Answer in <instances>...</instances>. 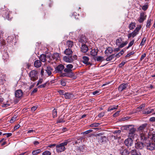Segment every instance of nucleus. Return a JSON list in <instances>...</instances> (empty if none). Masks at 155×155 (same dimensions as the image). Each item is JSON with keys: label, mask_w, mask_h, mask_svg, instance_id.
<instances>
[{"label": "nucleus", "mask_w": 155, "mask_h": 155, "mask_svg": "<svg viewBox=\"0 0 155 155\" xmlns=\"http://www.w3.org/2000/svg\"><path fill=\"white\" fill-rule=\"evenodd\" d=\"M51 153L49 151L46 150L42 153V155H51Z\"/></svg>", "instance_id": "46"}, {"label": "nucleus", "mask_w": 155, "mask_h": 155, "mask_svg": "<svg viewBox=\"0 0 155 155\" xmlns=\"http://www.w3.org/2000/svg\"><path fill=\"white\" fill-rule=\"evenodd\" d=\"M43 81V79L42 78L40 79L38 81V82L37 83V85H38L40 84H41Z\"/></svg>", "instance_id": "58"}, {"label": "nucleus", "mask_w": 155, "mask_h": 155, "mask_svg": "<svg viewBox=\"0 0 155 155\" xmlns=\"http://www.w3.org/2000/svg\"><path fill=\"white\" fill-rule=\"evenodd\" d=\"M118 107V105H114L108 108L107 109V111H111L113 110H114L117 109Z\"/></svg>", "instance_id": "35"}, {"label": "nucleus", "mask_w": 155, "mask_h": 155, "mask_svg": "<svg viewBox=\"0 0 155 155\" xmlns=\"http://www.w3.org/2000/svg\"><path fill=\"white\" fill-rule=\"evenodd\" d=\"M115 57V54H113L110 55L107 57L106 59V60L107 61H110L112 60Z\"/></svg>", "instance_id": "36"}, {"label": "nucleus", "mask_w": 155, "mask_h": 155, "mask_svg": "<svg viewBox=\"0 0 155 155\" xmlns=\"http://www.w3.org/2000/svg\"><path fill=\"white\" fill-rule=\"evenodd\" d=\"M100 92L98 91H96L93 92V95H98L99 94Z\"/></svg>", "instance_id": "63"}, {"label": "nucleus", "mask_w": 155, "mask_h": 155, "mask_svg": "<svg viewBox=\"0 0 155 155\" xmlns=\"http://www.w3.org/2000/svg\"><path fill=\"white\" fill-rule=\"evenodd\" d=\"M42 64V63L40 60H37L34 63V66L35 67L38 68L40 67Z\"/></svg>", "instance_id": "30"}, {"label": "nucleus", "mask_w": 155, "mask_h": 155, "mask_svg": "<svg viewBox=\"0 0 155 155\" xmlns=\"http://www.w3.org/2000/svg\"><path fill=\"white\" fill-rule=\"evenodd\" d=\"M113 50L111 47H108L106 50L104 52V53L107 56H108V55L112 53Z\"/></svg>", "instance_id": "24"}, {"label": "nucleus", "mask_w": 155, "mask_h": 155, "mask_svg": "<svg viewBox=\"0 0 155 155\" xmlns=\"http://www.w3.org/2000/svg\"><path fill=\"white\" fill-rule=\"evenodd\" d=\"M96 60L98 62H101L103 61L104 60V59L103 57L102 56H98L96 58Z\"/></svg>", "instance_id": "40"}, {"label": "nucleus", "mask_w": 155, "mask_h": 155, "mask_svg": "<svg viewBox=\"0 0 155 155\" xmlns=\"http://www.w3.org/2000/svg\"><path fill=\"white\" fill-rule=\"evenodd\" d=\"M98 50L97 48L91 49L90 52L91 55L93 56H95L97 55Z\"/></svg>", "instance_id": "27"}, {"label": "nucleus", "mask_w": 155, "mask_h": 155, "mask_svg": "<svg viewBox=\"0 0 155 155\" xmlns=\"http://www.w3.org/2000/svg\"><path fill=\"white\" fill-rule=\"evenodd\" d=\"M15 36L14 35L9 36L6 39V41L8 43L12 45L14 41H15Z\"/></svg>", "instance_id": "11"}, {"label": "nucleus", "mask_w": 155, "mask_h": 155, "mask_svg": "<svg viewBox=\"0 0 155 155\" xmlns=\"http://www.w3.org/2000/svg\"><path fill=\"white\" fill-rule=\"evenodd\" d=\"M12 135V133H4L3 134V135H6L7 137H10Z\"/></svg>", "instance_id": "56"}, {"label": "nucleus", "mask_w": 155, "mask_h": 155, "mask_svg": "<svg viewBox=\"0 0 155 155\" xmlns=\"http://www.w3.org/2000/svg\"><path fill=\"white\" fill-rule=\"evenodd\" d=\"M53 69L50 66H48L45 69V71L48 74V76H51L52 74V71Z\"/></svg>", "instance_id": "26"}, {"label": "nucleus", "mask_w": 155, "mask_h": 155, "mask_svg": "<svg viewBox=\"0 0 155 155\" xmlns=\"http://www.w3.org/2000/svg\"><path fill=\"white\" fill-rule=\"evenodd\" d=\"M73 68V65L71 64H69L66 65V68L64 69V72H68L70 73H73L72 69Z\"/></svg>", "instance_id": "13"}, {"label": "nucleus", "mask_w": 155, "mask_h": 155, "mask_svg": "<svg viewBox=\"0 0 155 155\" xmlns=\"http://www.w3.org/2000/svg\"><path fill=\"white\" fill-rule=\"evenodd\" d=\"M79 14H77L76 12H74L72 15L71 17L78 19L79 18Z\"/></svg>", "instance_id": "38"}, {"label": "nucleus", "mask_w": 155, "mask_h": 155, "mask_svg": "<svg viewBox=\"0 0 155 155\" xmlns=\"http://www.w3.org/2000/svg\"><path fill=\"white\" fill-rule=\"evenodd\" d=\"M0 12L2 14V16L5 19L10 20L12 18L11 16V12L8 10H7L6 8L5 7L2 9H0Z\"/></svg>", "instance_id": "3"}, {"label": "nucleus", "mask_w": 155, "mask_h": 155, "mask_svg": "<svg viewBox=\"0 0 155 155\" xmlns=\"http://www.w3.org/2000/svg\"><path fill=\"white\" fill-rule=\"evenodd\" d=\"M133 143V141L132 138L129 137L126 139L124 141V143L125 145L128 147L131 146Z\"/></svg>", "instance_id": "14"}, {"label": "nucleus", "mask_w": 155, "mask_h": 155, "mask_svg": "<svg viewBox=\"0 0 155 155\" xmlns=\"http://www.w3.org/2000/svg\"><path fill=\"white\" fill-rule=\"evenodd\" d=\"M134 51H131L130 52V53L127 54L125 57V58H127L130 56L131 55H133L134 54Z\"/></svg>", "instance_id": "47"}, {"label": "nucleus", "mask_w": 155, "mask_h": 155, "mask_svg": "<svg viewBox=\"0 0 155 155\" xmlns=\"http://www.w3.org/2000/svg\"><path fill=\"white\" fill-rule=\"evenodd\" d=\"M64 97L66 99H71L74 98V96L73 94L70 92H67L64 93Z\"/></svg>", "instance_id": "21"}, {"label": "nucleus", "mask_w": 155, "mask_h": 155, "mask_svg": "<svg viewBox=\"0 0 155 155\" xmlns=\"http://www.w3.org/2000/svg\"><path fill=\"white\" fill-rule=\"evenodd\" d=\"M82 59L83 60V63L85 64L86 65L91 64L90 62H89V59L88 57L86 56H84L82 57Z\"/></svg>", "instance_id": "19"}, {"label": "nucleus", "mask_w": 155, "mask_h": 155, "mask_svg": "<svg viewBox=\"0 0 155 155\" xmlns=\"http://www.w3.org/2000/svg\"><path fill=\"white\" fill-rule=\"evenodd\" d=\"M46 84L47 83H46L43 84L39 85L38 87V88H44L46 86Z\"/></svg>", "instance_id": "59"}, {"label": "nucleus", "mask_w": 155, "mask_h": 155, "mask_svg": "<svg viewBox=\"0 0 155 155\" xmlns=\"http://www.w3.org/2000/svg\"><path fill=\"white\" fill-rule=\"evenodd\" d=\"M148 5H145L143 6L142 7V9L144 11L146 10L148 8Z\"/></svg>", "instance_id": "53"}, {"label": "nucleus", "mask_w": 155, "mask_h": 155, "mask_svg": "<svg viewBox=\"0 0 155 155\" xmlns=\"http://www.w3.org/2000/svg\"><path fill=\"white\" fill-rule=\"evenodd\" d=\"M47 55L44 54H41L39 58L40 60L42 62H45L47 60L46 58H47Z\"/></svg>", "instance_id": "29"}, {"label": "nucleus", "mask_w": 155, "mask_h": 155, "mask_svg": "<svg viewBox=\"0 0 155 155\" xmlns=\"http://www.w3.org/2000/svg\"><path fill=\"white\" fill-rule=\"evenodd\" d=\"M23 93L21 90L20 89L18 90L15 91V97L21 98L23 96Z\"/></svg>", "instance_id": "16"}, {"label": "nucleus", "mask_w": 155, "mask_h": 155, "mask_svg": "<svg viewBox=\"0 0 155 155\" xmlns=\"http://www.w3.org/2000/svg\"><path fill=\"white\" fill-rule=\"evenodd\" d=\"M125 64V62L123 61L121 63L119 64V67L120 68H121Z\"/></svg>", "instance_id": "62"}, {"label": "nucleus", "mask_w": 155, "mask_h": 155, "mask_svg": "<svg viewBox=\"0 0 155 155\" xmlns=\"http://www.w3.org/2000/svg\"><path fill=\"white\" fill-rule=\"evenodd\" d=\"M81 139L80 138H75L73 142V144L74 145H77L79 143H81Z\"/></svg>", "instance_id": "28"}, {"label": "nucleus", "mask_w": 155, "mask_h": 155, "mask_svg": "<svg viewBox=\"0 0 155 155\" xmlns=\"http://www.w3.org/2000/svg\"><path fill=\"white\" fill-rule=\"evenodd\" d=\"M130 153L131 155H142L140 152H137L136 150L135 149L131 150Z\"/></svg>", "instance_id": "34"}, {"label": "nucleus", "mask_w": 155, "mask_h": 155, "mask_svg": "<svg viewBox=\"0 0 155 155\" xmlns=\"http://www.w3.org/2000/svg\"><path fill=\"white\" fill-rule=\"evenodd\" d=\"M64 69V66L62 64H60L57 66L55 68L56 73L61 74L62 73V71Z\"/></svg>", "instance_id": "12"}, {"label": "nucleus", "mask_w": 155, "mask_h": 155, "mask_svg": "<svg viewBox=\"0 0 155 155\" xmlns=\"http://www.w3.org/2000/svg\"><path fill=\"white\" fill-rule=\"evenodd\" d=\"M68 143L67 140L64 141V142L62 143L56 145V150L58 152H61L64 151L65 150V146H66Z\"/></svg>", "instance_id": "5"}, {"label": "nucleus", "mask_w": 155, "mask_h": 155, "mask_svg": "<svg viewBox=\"0 0 155 155\" xmlns=\"http://www.w3.org/2000/svg\"><path fill=\"white\" fill-rule=\"evenodd\" d=\"M128 86V83H123L120 85L119 87L118 90L121 92L124 90L126 89V88Z\"/></svg>", "instance_id": "20"}, {"label": "nucleus", "mask_w": 155, "mask_h": 155, "mask_svg": "<svg viewBox=\"0 0 155 155\" xmlns=\"http://www.w3.org/2000/svg\"><path fill=\"white\" fill-rule=\"evenodd\" d=\"M126 129L129 130L128 137L132 138H133L136 135L135 132L136 130V128H134V126L133 125H130L126 126Z\"/></svg>", "instance_id": "2"}, {"label": "nucleus", "mask_w": 155, "mask_h": 155, "mask_svg": "<svg viewBox=\"0 0 155 155\" xmlns=\"http://www.w3.org/2000/svg\"><path fill=\"white\" fill-rule=\"evenodd\" d=\"M149 120L152 122L155 121V117H153L150 118Z\"/></svg>", "instance_id": "64"}, {"label": "nucleus", "mask_w": 155, "mask_h": 155, "mask_svg": "<svg viewBox=\"0 0 155 155\" xmlns=\"http://www.w3.org/2000/svg\"><path fill=\"white\" fill-rule=\"evenodd\" d=\"M146 54L145 53H144L142 55V56L140 59V61H142L143 60V59H144V58L146 57Z\"/></svg>", "instance_id": "60"}, {"label": "nucleus", "mask_w": 155, "mask_h": 155, "mask_svg": "<svg viewBox=\"0 0 155 155\" xmlns=\"http://www.w3.org/2000/svg\"><path fill=\"white\" fill-rule=\"evenodd\" d=\"M16 117H12L11 119L10 120V122L11 123H13L14 122L15 120H16Z\"/></svg>", "instance_id": "52"}, {"label": "nucleus", "mask_w": 155, "mask_h": 155, "mask_svg": "<svg viewBox=\"0 0 155 155\" xmlns=\"http://www.w3.org/2000/svg\"><path fill=\"white\" fill-rule=\"evenodd\" d=\"M31 80L35 81L38 79V72L37 71L33 70L31 71L29 73Z\"/></svg>", "instance_id": "7"}, {"label": "nucleus", "mask_w": 155, "mask_h": 155, "mask_svg": "<svg viewBox=\"0 0 155 155\" xmlns=\"http://www.w3.org/2000/svg\"><path fill=\"white\" fill-rule=\"evenodd\" d=\"M8 54L6 53H5L4 54L3 57H2V58L3 59L7 61V59H8Z\"/></svg>", "instance_id": "39"}, {"label": "nucleus", "mask_w": 155, "mask_h": 155, "mask_svg": "<svg viewBox=\"0 0 155 155\" xmlns=\"http://www.w3.org/2000/svg\"><path fill=\"white\" fill-rule=\"evenodd\" d=\"M145 106V104H141L139 107H137V109H139L140 110L142 109L143 108H144Z\"/></svg>", "instance_id": "55"}, {"label": "nucleus", "mask_w": 155, "mask_h": 155, "mask_svg": "<svg viewBox=\"0 0 155 155\" xmlns=\"http://www.w3.org/2000/svg\"><path fill=\"white\" fill-rule=\"evenodd\" d=\"M47 58H49V59L50 61H48V62L49 63H50V61H52L53 60H55V61L58 60L59 58V54L58 53H54L52 54H48L47 55Z\"/></svg>", "instance_id": "6"}, {"label": "nucleus", "mask_w": 155, "mask_h": 155, "mask_svg": "<svg viewBox=\"0 0 155 155\" xmlns=\"http://www.w3.org/2000/svg\"><path fill=\"white\" fill-rule=\"evenodd\" d=\"M120 153L122 155H128L130 154V152L127 149H124V150L122 149L120 150Z\"/></svg>", "instance_id": "32"}, {"label": "nucleus", "mask_w": 155, "mask_h": 155, "mask_svg": "<svg viewBox=\"0 0 155 155\" xmlns=\"http://www.w3.org/2000/svg\"><path fill=\"white\" fill-rule=\"evenodd\" d=\"M151 20V19H149L147 20L146 26L147 28H149L150 25Z\"/></svg>", "instance_id": "50"}, {"label": "nucleus", "mask_w": 155, "mask_h": 155, "mask_svg": "<svg viewBox=\"0 0 155 155\" xmlns=\"http://www.w3.org/2000/svg\"><path fill=\"white\" fill-rule=\"evenodd\" d=\"M134 40L133 39L132 41H130L128 44V46L126 48L127 49L129 48L130 47H131L134 44Z\"/></svg>", "instance_id": "45"}, {"label": "nucleus", "mask_w": 155, "mask_h": 155, "mask_svg": "<svg viewBox=\"0 0 155 155\" xmlns=\"http://www.w3.org/2000/svg\"><path fill=\"white\" fill-rule=\"evenodd\" d=\"M88 47L86 44L81 45V50L82 52L85 53L88 51Z\"/></svg>", "instance_id": "23"}, {"label": "nucleus", "mask_w": 155, "mask_h": 155, "mask_svg": "<svg viewBox=\"0 0 155 155\" xmlns=\"http://www.w3.org/2000/svg\"><path fill=\"white\" fill-rule=\"evenodd\" d=\"M60 75L61 77H66L69 78H72L73 76L75 75L74 73H70L68 72H65L64 73H62Z\"/></svg>", "instance_id": "15"}, {"label": "nucleus", "mask_w": 155, "mask_h": 155, "mask_svg": "<svg viewBox=\"0 0 155 155\" xmlns=\"http://www.w3.org/2000/svg\"><path fill=\"white\" fill-rule=\"evenodd\" d=\"M105 137L104 136V137H101L100 138H99L98 139H99V140L100 141H101V142H104V138H105Z\"/></svg>", "instance_id": "61"}, {"label": "nucleus", "mask_w": 155, "mask_h": 155, "mask_svg": "<svg viewBox=\"0 0 155 155\" xmlns=\"http://www.w3.org/2000/svg\"><path fill=\"white\" fill-rule=\"evenodd\" d=\"M135 23L134 22L131 23L129 26L130 29H134L135 27Z\"/></svg>", "instance_id": "41"}, {"label": "nucleus", "mask_w": 155, "mask_h": 155, "mask_svg": "<svg viewBox=\"0 0 155 155\" xmlns=\"http://www.w3.org/2000/svg\"><path fill=\"white\" fill-rule=\"evenodd\" d=\"M100 125V124L99 123H94L91 124L90 126V127H98Z\"/></svg>", "instance_id": "43"}, {"label": "nucleus", "mask_w": 155, "mask_h": 155, "mask_svg": "<svg viewBox=\"0 0 155 155\" xmlns=\"http://www.w3.org/2000/svg\"><path fill=\"white\" fill-rule=\"evenodd\" d=\"M73 51L70 48H66L64 51V54L67 55H71Z\"/></svg>", "instance_id": "31"}, {"label": "nucleus", "mask_w": 155, "mask_h": 155, "mask_svg": "<svg viewBox=\"0 0 155 155\" xmlns=\"http://www.w3.org/2000/svg\"><path fill=\"white\" fill-rule=\"evenodd\" d=\"M122 39L121 38H118L116 40V45L119 46V48H122L124 47L128 43L127 41L122 43Z\"/></svg>", "instance_id": "8"}, {"label": "nucleus", "mask_w": 155, "mask_h": 155, "mask_svg": "<svg viewBox=\"0 0 155 155\" xmlns=\"http://www.w3.org/2000/svg\"><path fill=\"white\" fill-rule=\"evenodd\" d=\"M139 30H135L132 33H129L128 35V38H130L131 37L134 38L138 34Z\"/></svg>", "instance_id": "22"}, {"label": "nucleus", "mask_w": 155, "mask_h": 155, "mask_svg": "<svg viewBox=\"0 0 155 155\" xmlns=\"http://www.w3.org/2000/svg\"><path fill=\"white\" fill-rule=\"evenodd\" d=\"M61 84L63 86H65L66 84V82L64 79H62L61 80Z\"/></svg>", "instance_id": "48"}, {"label": "nucleus", "mask_w": 155, "mask_h": 155, "mask_svg": "<svg viewBox=\"0 0 155 155\" xmlns=\"http://www.w3.org/2000/svg\"><path fill=\"white\" fill-rule=\"evenodd\" d=\"M41 152L40 149H37L33 150L32 152V154L33 155H36Z\"/></svg>", "instance_id": "37"}, {"label": "nucleus", "mask_w": 155, "mask_h": 155, "mask_svg": "<svg viewBox=\"0 0 155 155\" xmlns=\"http://www.w3.org/2000/svg\"><path fill=\"white\" fill-rule=\"evenodd\" d=\"M104 114H105L104 112H102L100 113H99L98 115V117L101 118L103 117L104 115Z\"/></svg>", "instance_id": "51"}, {"label": "nucleus", "mask_w": 155, "mask_h": 155, "mask_svg": "<svg viewBox=\"0 0 155 155\" xmlns=\"http://www.w3.org/2000/svg\"><path fill=\"white\" fill-rule=\"evenodd\" d=\"M143 142L145 143V146H146L147 149L150 150H153L155 149V144L150 142L149 140V137L147 138L145 141H143V140H141Z\"/></svg>", "instance_id": "4"}, {"label": "nucleus", "mask_w": 155, "mask_h": 155, "mask_svg": "<svg viewBox=\"0 0 155 155\" xmlns=\"http://www.w3.org/2000/svg\"><path fill=\"white\" fill-rule=\"evenodd\" d=\"M93 130H87L85 132H83V134H88L89 133L92 132Z\"/></svg>", "instance_id": "49"}, {"label": "nucleus", "mask_w": 155, "mask_h": 155, "mask_svg": "<svg viewBox=\"0 0 155 155\" xmlns=\"http://www.w3.org/2000/svg\"><path fill=\"white\" fill-rule=\"evenodd\" d=\"M38 107L36 106H34L31 108V110L32 112L35 111L37 108Z\"/></svg>", "instance_id": "54"}, {"label": "nucleus", "mask_w": 155, "mask_h": 155, "mask_svg": "<svg viewBox=\"0 0 155 155\" xmlns=\"http://www.w3.org/2000/svg\"><path fill=\"white\" fill-rule=\"evenodd\" d=\"M88 39L85 35H81L78 38V41L81 45L85 44L87 42Z\"/></svg>", "instance_id": "10"}, {"label": "nucleus", "mask_w": 155, "mask_h": 155, "mask_svg": "<svg viewBox=\"0 0 155 155\" xmlns=\"http://www.w3.org/2000/svg\"><path fill=\"white\" fill-rule=\"evenodd\" d=\"M141 142L137 140L135 142V147L137 149H142L145 146V143L141 140Z\"/></svg>", "instance_id": "9"}, {"label": "nucleus", "mask_w": 155, "mask_h": 155, "mask_svg": "<svg viewBox=\"0 0 155 155\" xmlns=\"http://www.w3.org/2000/svg\"><path fill=\"white\" fill-rule=\"evenodd\" d=\"M148 128L147 124L145 123L140 125L137 129L140 135V140H142L143 141H145L148 138L149 134L147 131Z\"/></svg>", "instance_id": "1"}, {"label": "nucleus", "mask_w": 155, "mask_h": 155, "mask_svg": "<svg viewBox=\"0 0 155 155\" xmlns=\"http://www.w3.org/2000/svg\"><path fill=\"white\" fill-rule=\"evenodd\" d=\"M66 44L68 47V48H71L74 45V43L73 41L70 40H68L66 42Z\"/></svg>", "instance_id": "33"}, {"label": "nucleus", "mask_w": 155, "mask_h": 155, "mask_svg": "<svg viewBox=\"0 0 155 155\" xmlns=\"http://www.w3.org/2000/svg\"><path fill=\"white\" fill-rule=\"evenodd\" d=\"M52 114L54 118L56 117L57 116V110L54 109L52 111Z\"/></svg>", "instance_id": "42"}, {"label": "nucleus", "mask_w": 155, "mask_h": 155, "mask_svg": "<svg viewBox=\"0 0 155 155\" xmlns=\"http://www.w3.org/2000/svg\"><path fill=\"white\" fill-rule=\"evenodd\" d=\"M154 111V109H150V108H147L143 111V114H145L147 115L152 113Z\"/></svg>", "instance_id": "25"}, {"label": "nucleus", "mask_w": 155, "mask_h": 155, "mask_svg": "<svg viewBox=\"0 0 155 155\" xmlns=\"http://www.w3.org/2000/svg\"><path fill=\"white\" fill-rule=\"evenodd\" d=\"M146 38L145 37L143 38L142 39V41L140 43V45L141 46H143L144 45V44L146 41Z\"/></svg>", "instance_id": "44"}, {"label": "nucleus", "mask_w": 155, "mask_h": 155, "mask_svg": "<svg viewBox=\"0 0 155 155\" xmlns=\"http://www.w3.org/2000/svg\"><path fill=\"white\" fill-rule=\"evenodd\" d=\"M64 60L66 62L69 63H71L73 61V57L72 55L69 56H64L63 57Z\"/></svg>", "instance_id": "18"}, {"label": "nucleus", "mask_w": 155, "mask_h": 155, "mask_svg": "<svg viewBox=\"0 0 155 155\" xmlns=\"http://www.w3.org/2000/svg\"><path fill=\"white\" fill-rule=\"evenodd\" d=\"M146 15L143 12H141L140 14V16L139 18H138V21L140 23L142 22L146 19Z\"/></svg>", "instance_id": "17"}, {"label": "nucleus", "mask_w": 155, "mask_h": 155, "mask_svg": "<svg viewBox=\"0 0 155 155\" xmlns=\"http://www.w3.org/2000/svg\"><path fill=\"white\" fill-rule=\"evenodd\" d=\"M120 112V111H118L116 112L115 114H114L113 116L114 117H116L118 116L119 114V113Z\"/></svg>", "instance_id": "57"}]
</instances>
